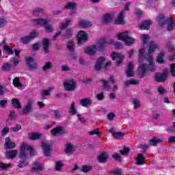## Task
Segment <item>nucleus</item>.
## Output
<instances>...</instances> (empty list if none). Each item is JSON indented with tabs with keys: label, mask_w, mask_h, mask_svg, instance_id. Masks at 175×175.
I'll return each mask as SVG.
<instances>
[{
	"label": "nucleus",
	"mask_w": 175,
	"mask_h": 175,
	"mask_svg": "<svg viewBox=\"0 0 175 175\" xmlns=\"http://www.w3.org/2000/svg\"><path fill=\"white\" fill-rule=\"evenodd\" d=\"M157 49H158V45H157L154 42H150L149 43V57L147 59V61L149 62V65L147 66V64H146L139 65L137 73L140 79L144 77L147 72H154L155 70V64L154 63V57H152V53H154V51H155Z\"/></svg>",
	"instance_id": "obj_1"
},
{
	"label": "nucleus",
	"mask_w": 175,
	"mask_h": 175,
	"mask_svg": "<svg viewBox=\"0 0 175 175\" xmlns=\"http://www.w3.org/2000/svg\"><path fill=\"white\" fill-rule=\"evenodd\" d=\"M114 44L116 49H122V44L120 42H115L113 40H107L105 39L102 40L101 41L97 42L96 45H92L88 46L85 49V53L89 54V55H94L96 51H100L103 49H105L106 44Z\"/></svg>",
	"instance_id": "obj_2"
},
{
	"label": "nucleus",
	"mask_w": 175,
	"mask_h": 175,
	"mask_svg": "<svg viewBox=\"0 0 175 175\" xmlns=\"http://www.w3.org/2000/svg\"><path fill=\"white\" fill-rule=\"evenodd\" d=\"M157 22L159 23L160 27H165L166 24H168V31H173V29L175 28V21L172 16H170L168 19H165V16L160 14L157 18Z\"/></svg>",
	"instance_id": "obj_3"
},
{
	"label": "nucleus",
	"mask_w": 175,
	"mask_h": 175,
	"mask_svg": "<svg viewBox=\"0 0 175 175\" xmlns=\"http://www.w3.org/2000/svg\"><path fill=\"white\" fill-rule=\"evenodd\" d=\"M27 152H29L31 157L35 154V150L32 146L27 144L26 142H23L21 145L20 159H24L25 157H27Z\"/></svg>",
	"instance_id": "obj_4"
},
{
	"label": "nucleus",
	"mask_w": 175,
	"mask_h": 175,
	"mask_svg": "<svg viewBox=\"0 0 175 175\" xmlns=\"http://www.w3.org/2000/svg\"><path fill=\"white\" fill-rule=\"evenodd\" d=\"M31 23L33 24H36L37 25H41V27H44L46 32H53L54 29L51 25L49 24V20L43 19L42 18L38 19H32Z\"/></svg>",
	"instance_id": "obj_5"
},
{
	"label": "nucleus",
	"mask_w": 175,
	"mask_h": 175,
	"mask_svg": "<svg viewBox=\"0 0 175 175\" xmlns=\"http://www.w3.org/2000/svg\"><path fill=\"white\" fill-rule=\"evenodd\" d=\"M119 40H122L126 46H131L135 43V39L129 36V31H124L118 35Z\"/></svg>",
	"instance_id": "obj_6"
},
{
	"label": "nucleus",
	"mask_w": 175,
	"mask_h": 175,
	"mask_svg": "<svg viewBox=\"0 0 175 175\" xmlns=\"http://www.w3.org/2000/svg\"><path fill=\"white\" fill-rule=\"evenodd\" d=\"M129 6H131V3H128L125 5L124 9L120 12L118 16V18L115 20V24H116L117 25L125 24V21H124V14H125V12H128V10H129Z\"/></svg>",
	"instance_id": "obj_7"
},
{
	"label": "nucleus",
	"mask_w": 175,
	"mask_h": 175,
	"mask_svg": "<svg viewBox=\"0 0 175 175\" xmlns=\"http://www.w3.org/2000/svg\"><path fill=\"white\" fill-rule=\"evenodd\" d=\"M39 36V32L36 30L33 31L29 36L23 37L21 38V42L23 43V44H27L29 43L31 40L35 39V38H38Z\"/></svg>",
	"instance_id": "obj_8"
},
{
	"label": "nucleus",
	"mask_w": 175,
	"mask_h": 175,
	"mask_svg": "<svg viewBox=\"0 0 175 175\" xmlns=\"http://www.w3.org/2000/svg\"><path fill=\"white\" fill-rule=\"evenodd\" d=\"M105 57H100L96 62L95 65V69L96 70H100L102 68H105V69H107V66H110L111 65V62H108L105 64Z\"/></svg>",
	"instance_id": "obj_9"
},
{
	"label": "nucleus",
	"mask_w": 175,
	"mask_h": 175,
	"mask_svg": "<svg viewBox=\"0 0 175 175\" xmlns=\"http://www.w3.org/2000/svg\"><path fill=\"white\" fill-rule=\"evenodd\" d=\"M64 88L66 91H75L76 90V81L70 79L64 81Z\"/></svg>",
	"instance_id": "obj_10"
},
{
	"label": "nucleus",
	"mask_w": 175,
	"mask_h": 175,
	"mask_svg": "<svg viewBox=\"0 0 175 175\" xmlns=\"http://www.w3.org/2000/svg\"><path fill=\"white\" fill-rule=\"evenodd\" d=\"M88 37L87 33L84 31H79L77 34L78 44L80 45L82 43L87 42Z\"/></svg>",
	"instance_id": "obj_11"
},
{
	"label": "nucleus",
	"mask_w": 175,
	"mask_h": 175,
	"mask_svg": "<svg viewBox=\"0 0 175 175\" xmlns=\"http://www.w3.org/2000/svg\"><path fill=\"white\" fill-rule=\"evenodd\" d=\"M111 58L113 61H116L118 66H120L121 64H122V59H124V55L113 52L111 54Z\"/></svg>",
	"instance_id": "obj_12"
},
{
	"label": "nucleus",
	"mask_w": 175,
	"mask_h": 175,
	"mask_svg": "<svg viewBox=\"0 0 175 175\" xmlns=\"http://www.w3.org/2000/svg\"><path fill=\"white\" fill-rule=\"evenodd\" d=\"M155 79L159 83H163L167 79V70H164L162 74H157Z\"/></svg>",
	"instance_id": "obj_13"
},
{
	"label": "nucleus",
	"mask_w": 175,
	"mask_h": 175,
	"mask_svg": "<svg viewBox=\"0 0 175 175\" xmlns=\"http://www.w3.org/2000/svg\"><path fill=\"white\" fill-rule=\"evenodd\" d=\"M42 147L45 157H50V154L51 153V146H50V144L42 142Z\"/></svg>",
	"instance_id": "obj_14"
},
{
	"label": "nucleus",
	"mask_w": 175,
	"mask_h": 175,
	"mask_svg": "<svg viewBox=\"0 0 175 175\" xmlns=\"http://www.w3.org/2000/svg\"><path fill=\"white\" fill-rule=\"evenodd\" d=\"M26 63L30 70L36 68V63L35 59L31 57H26Z\"/></svg>",
	"instance_id": "obj_15"
},
{
	"label": "nucleus",
	"mask_w": 175,
	"mask_h": 175,
	"mask_svg": "<svg viewBox=\"0 0 175 175\" xmlns=\"http://www.w3.org/2000/svg\"><path fill=\"white\" fill-rule=\"evenodd\" d=\"M76 6H77V3L73 2H68L67 5H65L66 9H68L71 10L70 12V16H73L76 12Z\"/></svg>",
	"instance_id": "obj_16"
},
{
	"label": "nucleus",
	"mask_w": 175,
	"mask_h": 175,
	"mask_svg": "<svg viewBox=\"0 0 175 175\" xmlns=\"http://www.w3.org/2000/svg\"><path fill=\"white\" fill-rule=\"evenodd\" d=\"M79 103L83 107H90V106H92V100L90 98L81 99Z\"/></svg>",
	"instance_id": "obj_17"
},
{
	"label": "nucleus",
	"mask_w": 175,
	"mask_h": 175,
	"mask_svg": "<svg viewBox=\"0 0 175 175\" xmlns=\"http://www.w3.org/2000/svg\"><path fill=\"white\" fill-rule=\"evenodd\" d=\"M109 132L110 133H112V136L114 137V139H121V137H124V136H125V133L123 132H116V129L114 128L111 129Z\"/></svg>",
	"instance_id": "obj_18"
},
{
	"label": "nucleus",
	"mask_w": 175,
	"mask_h": 175,
	"mask_svg": "<svg viewBox=\"0 0 175 175\" xmlns=\"http://www.w3.org/2000/svg\"><path fill=\"white\" fill-rule=\"evenodd\" d=\"M64 129L61 127V126H59L51 131L52 136H59L64 135Z\"/></svg>",
	"instance_id": "obj_19"
},
{
	"label": "nucleus",
	"mask_w": 175,
	"mask_h": 175,
	"mask_svg": "<svg viewBox=\"0 0 175 175\" xmlns=\"http://www.w3.org/2000/svg\"><path fill=\"white\" fill-rule=\"evenodd\" d=\"M126 75L127 77H133V64L129 62L127 65V68L126 70Z\"/></svg>",
	"instance_id": "obj_20"
},
{
	"label": "nucleus",
	"mask_w": 175,
	"mask_h": 175,
	"mask_svg": "<svg viewBox=\"0 0 175 175\" xmlns=\"http://www.w3.org/2000/svg\"><path fill=\"white\" fill-rule=\"evenodd\" d=\"M112 20L113 16L110 14H105L102 17V23L103 24H109V23H111Z\"/></svg>",
	"instance_id": "obj_21"
},
{
	"label": "nucleus",
	"mask_w": 175,
	"mask_h": 175,
	"mask_svg": "<svg viewBox=\"0 0 175 175\" xmlns=\"http://www.w3.org/2000/svg\"><path fill=\"white\" fill-rule=\"evenodd\" d=\"M5 147L7 150L14 148L16 144L10 140V137L5 138Z\"/></svg>",
	"instance_id": "obj_22"
},
{
	"label": "nucleus",
	"mask_w": 175,
	"mask_h": 175,
	"mask_svg": "<svg viewBox=\"0 0 175 175\" xmlns=\"http://www.w3.org/2000/svg\"><path fill=\"white\" fill-rule=\"evenodd\" d=\"M32 105H33V101L32 100H29L27 102L26 107L23 109V114H28L29 111L32 109Z\"/></svg>",
	"instance_id": "obj_23"
},
{
	"label": "nucleus",
	"mask_w": 175,
	"mask_h": 175,
	"mask_svg": "<svg viewBox=\"0 0 175 175\" xmlns=\"http://www.w3.org/2000/svg\"><path fill=\"white\" fill-rule=\"evenodd\" d=\"M137 165H144L146 163V157L143 154L139 153L137 155L136 157Z\"/></svg>",
	"instance_id": "obj_24"
},
{
	"label": "nucleus",
	"mask_w": 175,
	"mask_h": 175,
	"mask_svg": "<svg viewBox=\"0 0 175 175\" xmlns=\"http://www.w3.org/2000/svg\"><path fill=\"white\" fill-rule=\"evenodd\" d=\"M79 27H81L82 28H90V27H92V23H91V22L84 19L79 21Z\"/></svg>",
	"instance_id": "obj_25"
},
{
	"label": "nucleus",
	"mask_w": 175,
	"mask_h": 175,
	"mask_svg": "<svg viewBox=\"0 0 175 175\" xmlns=\"http://www.w3.org/2000/svg\"><path fill=\"white\" fill-rule=\"evenodd\" d=\"M98 161L100 163H105L109 159V154L106 152H102L98 157Z\"/></svg>",
	"instance_id": "obj_26"
},
{
	"label": "nucleus",
	"mask_w": 175,
	"mask_h": 175,
	"mask_svg": "<svg viewBox=\"0 0 175 175\" xmlns=\"http://www.w3.org/2000/svg\"><path fill=\"white\" fill-rule=\"evenodd\" d=\"M152 23L150 21H145L139 25V29H150Z\"/></svg>",
	"instance_id": "obj_27"
},
{
	"label": "nucleus",
	"mask_w": 175,
	"mask_h": 175,
	"mask_svg": "<svg viewBox=\"0 0 175 175\" xmlns=\"http://www.w3.org/2000/svg\"><path fill=\"white\" fill-rule=\"evenodd\" d=\"M43 136V134L39 133H31L29 137L31 140H39Z\"/></svg>",
	"instance_id": "obj_28"
},
{
	"label": "nucleus",
	"mask_w": 175,
	"mask_h": 175,
	"mask_svg": "<svg viewBox=\"0 0 175 175\" xmlns=\"http://www.w3.org/2000/svg\"><path fill=\"white\" fill-rule=\"evenodd\" d=\"M18 152L16 150H8L5 152V157L8 159H12V158H14L16 155H17Z\"/></svg>",
	"instance_id": "obj_29"
},
{
	"label": "nucleus",
	"mask_w": 175,
	"mask_h": 175,
	"mask_svg": "<svg viewBox=\"0 0 175 175\" xmlns=\"http://www.w3.org/2000/svg\"><path fill=\"white\" fill-rule=\"evenodd\" d=\"M43 49L44 53H49V48L50 47V41L47 38L42 40Z\"/></svg>",
	"instance_id": "obj_30"
},
{
	"label": "nucleus",
	"mask_w": 175,
	"mask_h": 175,
	"mask_svg": "<svg viewBox=\"0 0 175 175\" xmlns=\"http://www.w3.org/2000/svg\"><path fill=\"white\" fill-rule=\"evenodd\" d=\"M43 13V9L39 7H36L32 11V14L33 16H35V17H38V16H42Z\"/></svg>",
	"instance_id": "obj_31"
},
{
	"label": "nucleus",
	"mask_w": 175,
	"mask_h": 175,
	"mask_svg": "<svg viewBox=\"0 0 175 175\" xmlns=\"http://www.w3.org/2000/svg\"><path fill=\"white\" fill-rule=\"evenodd\" d=\"M65 151L67 154H72V152H75V151H76V147L71 144H67Z\"/></svg>",
	"instance_id": "obj_32"
},
{
	"label": "nucleus",
	"mask_w": 175,
	"mask_h": 175,
	"mask_svg": "<svg viewBox=\"0 0 175 175\" xmlns=\"http://www.w3.org/2000/svg\"><path fill=\"white\" fill-rule=\"evenodd\" d=\"M43 169H44L43 164L37 162L34 163L32 170H34V172H40Z\"/></svg>",
	"instance_id": "obj_33"
},
{
	"label": "nucleus",
	"mask_w": 175,
	"mask_h": 175,
	"mask_svg": "<svg viewBox=\"0 0 175 175\" xmlns=\"http://www.w3.org/2000/svg\"><path fill=\"white\" fill-rule=\"evenodd\" d=\"M54 90V87H50L47 90H42L41 92V95L42 96V99H45V96H48V95H50V92Z\"/></svg>",
	"instance_id": "obj_34"
},
{
	"label": "nucleus",
	"mask_w": 175,
	"mask_h": 175,
	"mask_svg": "<svg viewBox=\"0 0 175 175\" xmlns=\"http://www.w3.org/2000/svg\"><path fill=\"white\" fill-rule=\"evenodd\" d=\"M145 50L144 48H142L139 50V62H144V59H146V56H144Z\"/></svg>",
	"instance_id": "obj_35"
},
{
	"label": "nucleus",
	"mask_w": 175,
	"mask_h": 175,
	"mask_svg": "<svg viewBox=\"0 0 175 175\" xmlns=\"http://www.w3.org/2000/svg\"><path fill=\"white\" fill-rule=\"evenodd\" d=\"M12 104L14 107L16 109H21V104L20 103V101L17 98H13L12 100Z\"/></svg>",
	"instance_id": "obj_36"
},
{
	"label": "nucleus",
	"mask_w": 175,
	"mask_h": 175,
	"mask_svg": "<svg viewBox=\"0 0 175 175\" xmlns=\"http://www.w3.org/2000/svg\"><path fill=\"white\" fill-rule=\"evenodd\" d=\"M162 139H159L157 137H153L152 139L149 141V143L151 146H157V144L162 143Z\"/></svg>",
	"instance_id": "obj_37"
},
{
	"label": "nucleus",
	"mask_w": 175,
	"mask_h": 175,
	"mask_svg": "<svg viewBox=\"0 0 175 175\" xmlns=\"http://www.w3.org/2000/svg\"><path fill=\"white\" fill-rule=\"evenodd\" d=\"M72 21L70 19H66L65 23H60L59 28L60 29H65L66 27L70 25Z\"/></svg>",
	"instance_id": "obj_38"
},
{
	"label": "nucleus",
	"mask_w": 175,
	"mask_h": 175,
	"mask_svg": "<svg viewBox=\"0 0 175 175\" xmlns=\"http://www.w3.org/2000/svg\"><path fill=\"white\" fill-rule=\"evenodd\" d=\"M131 84H133L134 85H136L139 84V81L134 79H131V80H127L125 81L124 85L126 87H128V85H129Z\"/></svg>",
	"instance_id": "obj_39"
},
{
	"label": "nucleus",
	"mask_w": 175,
	"mask_h": 175,
	"mask_svg": "<svg viewBox=\"0 0 175 175\" xmlns=\"http://www.w3.org/2000/svg\"><path fill=\"white\" fill-rule=\"evenodd\" d=\"M10 167H12V163L6 164L4 163H0V169H1V170H8Z\"/></svg>",
	"instance_id": "obj_40"
},
{
	"label": "nucleus",
	"mask_w": 175,
	"mask_h": 175,
	"mask_svg": "<svg viewBox=\"0 0 175 175\" xmlns=\"http://www.w3.org/2000/svg\"><path fill=\"white\" fill-rule=\"evenodd\" d=\"M164 56L165 54L163 53V52H161L157 58V62H158L159 64H163V62H165V61L163 60Z\"/></svg>",
	"instance_id": "obj_41"
},
{
	"label": "nucleus",
	"mask_w": 175,
	"mask_h": 175,
	"mask_svg": "<svg viewBox=\"0 0 175 175\" xmlns=\"http://www.w3.org/2000/svg\"><path fill=\"white\" fill-rule=\"evenodd\" d=\"M67 47L70 53H73L75 51V44L73 43L72 40L68 42Z\"/></svg>",
	"instance_id": "obj_42"
},
{
	"label": "nucleus",
	"mask_w": 175,
	"mask_h": 175,
	"mask_svg": "<svg viewBox=\"0 0 175 175\" xmlns=\"http://www.w3.org/2000/svg\"><path fill=\"white\" fill-rule=\"evenodd\" d=\"M77 111V109H76V105H75V103H72L70 106V114L75 116Z\"/></svg>",
	"instance_id": "obj_43"
},
{
	"label": "nucleus",
	"mask_w": 175,
	"mask_h": 175,
	"mask_svg": "<svg viewBox=\"0 0 175 175\" xmlns=\"http://www.w3.org/2000/svg\"><path fill=\"white\" fill-rule=\"evenodd\" d=\"M10 62H11V64H12V65H14V66H17V65H18L20 62V58L12 57L10 59Z\"/></svg>",
	"instance_id": "obj_44"
},
{
	"label": "nucleus",
	"mask_w": 175,
	"mask_h": 175,
	"mask_svg": "<svg viewBox=\"0 0 175 175\" xmlns=\"http://www.w3.org/2000/svg\"><path fill=\"white\" fill-rule=\"evenodd\" d=\"M12 83L14 85V87H22L23 86L21 83L20 82V79H18V78H15L13 80Z\"/></svg>",
	"instance_id": "obj_45"
},
{
	"label": "nucleus",
	"mask_w": 175,
	"mask_h": 175,
	"mask_svg": "<svg viewBox=\"0 0 175 175\" xmlns=\"http://www.w3.org/2000/svg\"><path fill=\"white\" fill-rule=\"evenodd\" d=\"M52 113H53V116L56 120H59L61 118V112L59 110H53Z\"/></svg>",
	"instance_id": "obj_46"
},
{
	"label": "nucleus",
	"mask_w": 175,
	"mask_h": 175,
	"mask_svg": "<svg viewBox=\"0 0 175 175\" xmlns=\"http://www.w3.org/2000/svg\"><path fill=\"white\" fill-rule=\"evenodd\" d=\"M3 49L6 53H8V54H13V50L10 48V46L8 45H4Z\"/></svg>",
	"instance_id": "obj_47"
},
{
	"label": "nucleus",
	"mask_w": 175,
	"mask_h": 175,
	"mask_svg": "<svg viewBox=\"0 0 175 175\" xmlns=\"http://www.w3.org/2000/svg\"><path fill=\"white\" fill-rule=\"evenodd\" d=\"M133 103L134 105V109H139V107H140V102L138 101L137 99L134 98L133 100Z\"/></svg>",
	"instance_id": "obj_48"
},
{
	"label": "nucleus",
	"mask_w": 175,
	"mask_h": 175,
	"mask_svg": "<svg viewBox=\"0 0 175 175\" xmlns=\"http://www.w3.org/2000/svg\"><path fill=\"white\" fill-rule=\"evenodd\" d=\"M12 67V65L8 63H5L3 65L2 70H9L10 68Z\"/></svg>",
	"instance_id": "obj_49"
},
{
	"label": "nucleus",
	"mask_w": 175,
	"mask_h": 175,
	"mask_svg": "<svg viewBox=\"0 0 175 175\" xmlns=\"http://www.w3.org/2000/svg\"><path fill=\"white\" fill-rule=\"evenodd\" d=\"M120 152L122 155H128L129 154V148H124L122 150H120Z\"/></svg>",
	"instance_id": "obj_50"
},
{
	"label": "nucleus",
	"mask_w": 175,
	"mask_h": 175,
	"mask_svg": "<svg viewBox=\"0 0 175 175\" xmlns=\"http://www.w3.org/2000/svg\"><path fill=\"white\" fill-rule=\"evenodd\" d=\"M142 38L144 44H147V42H148V35L142 34Z\"/></svg>",
	"instance_id": "obj_51"
},
{
	"label": "nucleus",
	"mask_w": 175,
	"mask_h": 175,
	"mask_svg": "<svg viewBox=\"0 0 175 175\" xmlns=\"http://www.w3.org/2000/svg\"><path fill=\"white\" fill-rule=\"evenodd\" d=\"M28 165V163L25 161V160H21L20 163L18 165V167H24V166H27Z\"/></svg>",
	"instance_id": "obj_52"
},
{
	"label": "nucleus",
	"mask_w": 175,
	"mask_h": 175,
	"mask_svg": "<svg viewBox=\"0 0 175 175\" xmlns=\"http://www.w3.org/2000/svg\"><path fill=\"white\" fill-rule=\"evenodd\" d=\"M49 69H51V62L46 63L43 67V70H49Z\"/></svg>",
	"instance_id": "obj_53"
},
{
	"label": "nucleus",
	"mask_w": 175,
	"mask_h": 175,
	"mask_svg": "<svg viewBox=\"0 0 175 175\" xmlns=\"http://www.w3.org/2000/svg\"><path fill=\"white\" fill-rule=\"evenodd\" d=\"M88 133L90 136H92L94 135H99V133H100L99 132V129H96L95 130H94L92 131H90Z\"/></svg>",
	"instance_id": "obj_54"
},
{
	"label": "nucleus",
	"mask_w": 175,
	"mask_h": 175,
	"mask_svg": "<svg viewBox=\"0 0 175 175\" xmlns=\"http://www.w3.org/2000/svg\"><path fill=\"white\" fill-rule=\"evenodd\" d=\"M21 129V125L20 124H16L14 127L12 128V131H13V132H18V131H20Z\"/></svg>",
	"instance_id": "obj_55"
},
{
	"label": "nucleus",
	"mask_w": 175,
	"mask_h": 175,
	"mask_svg": "<svg viewBox=\"0 0 175 175\" xmlns=\"http://www.w3.org/2000/svg\"><path fill=\"white\" fill-rule=\"evenodd\" d=\"M62 166H64V163H62V162L61 161H57L56 163V170H61V167H62Z\"/></svg>",
	"instance_id": "obj_56"
},
{
	"label": "nucleus",
	"mask_w": 175,
	"mask_h": 175,
	"mask_svg": "<svg viewBox=\"0 0 175 175\" xmlns=\"http://www.w3.org/2000/svg\"><path fill=\"white\" fill-rule=\"evenodd\" d=\"M158 91H159V93L160 94V95H163V94H165V92H166V90H165V88H163V87H162V86H159L158 88Z\"/></svg>",
	"instance_id": "obj_57"
},
{
	"label": "nucleus",
	"mask_w": 175,
	"mask_h": 175,
	"mask_svg": "<svg viewBox=\"0 0 175 175\" xmlns=\"http://www.w3.org/2000/svg\"><path fill=\"white\" fill-rule=\"evenodd\" d=\"M171 67V75L175 77V64H172L170 65Z\"/></svg>",
	"instance_id": "obj_58"
},
{
	"label": "nucleus",
	"mask_w": 175,
	"mask_h": 175,
	"mask_svg": "<svg viewBox=\"0 0 175 175\" xmlns=\"http://www.w3.org/2000/svg\"><path fill=\"white\" fill-rule=\"evenodd\" d=\"M72 36V29H68L66 31V34L64 35V38H70Z\"/></svg>",
	"instance_id": "obj_59"
},
{
	"label": "nucleus",
	"mask_w": 175,
	"mask_h": 175,
	"mask_svg": "<svg viewBox=\"0 0 175 175\" xmlns=\"http://www.w3.org/2000/svg\"><path fill=\"white\" fill-rule=\"evenodd\" d=\"M103 82L105 90H109V88H110V86L109 85V81L103 80Z\"/></svg>",
	"instance_id": "obj_60"
},
{
	"label": "nucleus",
	"mask_w": 175,
	"mask_h": 175,
	"mask_svg": "<svg viewBox=\"0 0 175 175\" xmlns=\"http://www.w3.org/2000/svg\"><path fill=\"white\" fill-rule=\"evenodd\" d=\"M122 173V171L121 170V169H116L113 171V174L114 175H121Z\"/></svg>",
	"instance_id": "obj_61"
},
{
	"label": "nucleus",
	"mask_w": 175,
	"mask_h": 175,
	"mask_svg": "<svg viewBox=\"0 0 175 175\" xmlns=\"http://www.w3.org/2000/svg\"><path fill=\"white\" fill-rule=\"evenodd\" d=\"M92 167L90 166H83L82 171L85 173H88V172L91 171Z\"/></svg>",
	"instance_id": "obj_62"
},
{
	"label": "nucleus",
	"mask_w": 175,
	"mask_h": 175,
	"mask_svg": "<svg viewBox=\"0 0 175 175\" xmlns=\"http://www.w3.org/2000/svg\"><path fill=\"white\" fill-rule=\"evenodd\" d=\"M9 132V128L8 127H4L3 130L1 131V135L3 136H5L6 133Z\"/></svg>",
	"instance_id": "obj_63"
},
{
	"label": "nucleus",
	"mask_w": 175,
	"mask_h": 175,
	"mask_svg": "<svg viewBox=\"0 0 175 175\" xmlns=\"http://www.w3.org/2000/svg\"><path fill=\"white\" fill-rule=\"evenodd\" d=\"M169 143H175V136H172L169 137Z\"/></svg>",
	"instance_id": "obj_64"
}]
</instances>
